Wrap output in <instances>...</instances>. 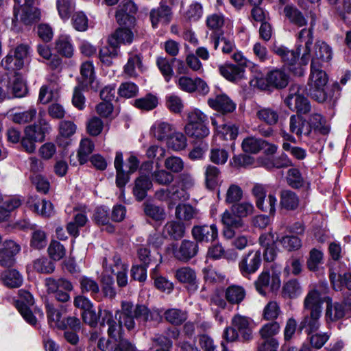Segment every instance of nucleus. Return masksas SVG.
<instances>
[{
    "label": "nucleus",
    "mask_w": 351,
    "mask_h": 351,
    "mask_svg": "<svg viewBox=\"0 0 351 351\" xmlns=\"http://www.w3.org/2000/svg\"><path fill=\"white\" fill-rule=\"evenodd\" d=\"M322 66V63H317L315 60L311 62V73L308 83L309 95L318 103L329 101L335 104L340 97L342 88L337 82H334L330 87L327 86L328 75L321 69Z\"/></svg>",
    "instance_id": "nucleus-1"
},
{
    "label": "nucleus",
    "mask_w": 351,
    "mask_h": 351,
    "mask_svg": "<svg viewBox=\"0 0 351 351\" xmlns=\"http://www.w3.org/2000/svg\"><path fill=\"white\" fill-rule=\"evenodd\" d=\"M323 300L320 292L314 289L306 295L304 301V308L309 313L304 315L298 326V331L301 332L305 329V332L309 336L315 332L320 327L319 319L322 315Z\"/></svg>",
    "instance_id": "nucleus-2"
},
{
    "label": "nucleus",
    "mask_w": 351,
    "mask_h": 351,
    "mask_svg": "<svg viewBox=\"0 0 351 351\" xmlns=\"http://www.w3.org/2000/svg\"><path fill=\"white\" fill-rule=\"evenodd\" d=\"M51 130L49 123L43 118H39L36 122L27 125L21 140V149L28 154L34 153L36 143L44 142L46 135Z\"/></svg>",
    "instance_id": "nucleus-3"
},
{
    "label": "nucleus",
    "mask_w": 351,
    "mask_h": 351,
    "mask_svg": "<svg viewBox=\"0 0 351 351\" xmlns=\"http://www.w3.org/2000/svg\"><path fill=\"white\" fill-rule=\"evenodd\" d=\"M302 45L296 42L295 49H289L284 45H278L274 44L272 47V51L278 56L285 70H288L290 73L294 76L301 77L304 75L305 69L302 67L298 62L301 53Z\"/></svg>",
    "instance_id": "nucleus-4"
},
{
    "label": "nucleus",
    "mask_w": 351,
    "mask_h": 351,
    "mask_svg": "<svg viewBox=\"0 0 351 351\" xmlns=\"http://www.w3.org/2000/svg\"><path fill=\"white\" fill-rule=\"evenodd\" d=\"M208 117L198 108L187 114V123L184 127L186 134L196 141L204 140L210 134Z\"/></svg>",
    "instance_id": "nucleus-5"
},
{
    "label": "nucleus",
    "mask_w": 351,
    "mask_h": 351,
    "mask_svg": "<svg viewBox=\"0 0 351 351\" xmlns=\"http://www.w3.org/2000/svg\"><path fill=\"white\" fill-rule=\"evenodd\" d=\"M290 76L285 68H274L269 71L265 77L257 78L256 86L261 90L273 92L285 88L289 83Z\"/></svg>",
    "instance_id": "nucleus-6"
},
{
    "label": "nucleus",
    "mask_w": 351,
    "mask_h": 351,
    "mask_svg": "<svg viewBox=\"0 0 351 351\" xmlns=\"http://www.w3.org/2000/svg\"><path fill=\"white\" fill-rule=\"evenodd\" d=\"M30 53V47L27 44H20L16 47L13 53L10 51L2 60L1 65L9 71L21 70L24 66V59Z\"/></svg>",
    "instance_id": "nucleus-7"
},
{
    "label": "nucleus",
    "mask_w": 351,
    "mask_h": 351,
    "mask_svg": "<svg viewBox=\"0 0 351 351\" xmlns=\"http://www.w3.org/2000/svg\"><path fill=\"white\" fill-rule=\"evenodd\" d=\"M122 6L116 11L115 18L119 27L134 28L136 23L135 14L138 11V6L135 1H123Z\"/></svg>",
    "instance_id": "nucleus-8"
},
{
    "label": "nucleus",
    "mask_w": 351,
    "mask_h": 351,
    "mask_svg": "<svg viewBox=\"0 0 351 351\" xmlns=\"http://www.w3.org/2000/svg\"><path fill=\"white\" fill-rule=\"evenodd\" d=\"M134 304L130 301H121V309H117L114 313L115 319L118 322V330H123L124 326L129 331L135 327L134 316Z\"/></svg>",
    "instance_id": "nucleus-9"
},
{
    "label": "nucleus",
    "mask_w": 351,
    "mask_h": 351,
    "mask_svg": "<svg viewBox=\"0 0 351 351\" xmlns=\"http://www.w3.org/2000/svg\"><path fill=\"white\" fill-rule=\"evenodd\" d=\"M351 313V301H349V296L345 295L342 302H332L330 299L326 302V317L331 322H337Z\"/></svg>",
    "instance_id": "nucleus-10"
},
{
    "label": "nucleus",
    "mask_w": 351,
    "mask_h": 351,
    "mask_svg": "<svg viewBox=\"0 0 351 351\" xmlns=\"http://www.w3.org/2000/svg\"><path fill=\"white\" fill-rule=\"evenodd\" d=\"M34 3V1H24L19 9L16 8V4L14 6V17L16 18L19 14L21 21L25 25H31L40 19V9L35 7Z\"/></svg>",
    "instance_id": "nucleus-11"
},
{
    "label": "nucleus",
    "mask_w": 351,
    "mask_h": 351,
    "mask_svg": "<svg viewBox=\"0 0 351 351\" xmlns=\"http://www.w3.org/2000/svg\"><path fill=\"white\" fill-rule=\"evenodd\" d=\"M172 249L173 254L177 260L187 263L197 255L199 247L195 242L184 239L179 247L177 243L172 244Z\"/></svg>",
    "instance_id": "nucleus-12"
},
{
    "label": "nucleus",
    "mask_w": 351,
    "mask_h": 351,
    "mask_svg": "<svg viewBox=\"0 0 351 351\" xmlns=\"http://www.w3.org/2000/svg\"><path fill=\"white\" fill-rule=\"evenodd\" d=\"M175 278L184 287L188 292L194 293L199 288V282L197 279L195 271L190 267H182L175 271Z\"/></svg>",
    "instance_id": "nucleus-13"
},
{
    "label": "nucleus",
    "mask_w": 351,
    "mask_h": 351,
    "mask_svg": "<svg viewBox=\"0 0 351 351\" xmlns=\"http://www.w3.org/2000/svg\"><path fill=\"white\" fill-rule=\"evenodd\" d=\"M285 104L297 114H308L311 110V102L308 97L302 94L289 93L285 99Z\"/></svg>",
    "instance_id": "nucleus-14"
},
{
    "label": "nucleus",
    "mask_w": 351,
    "mask_h": 351,
    "mask_svg": "<svg viewBox=\"0 0 351 351\" xmlns=\"http://www.w3.org/2000/svg\"><path fill=\"white\" fill-rule=\"evenodd\" d=\"M191 234L195 243H210L213 242L218 238V229L215 224L210 226L202 225L194 226Z\"/></svg>",
    "instance_id": "nucleus-15"
},
{
    "label": "nucleus",
    "mask_w": 351,
    "mask_h": 351,
    "mask_svg": "<svg viewBox=\"0 0 351 351\" xmlns=\"http://www.w3.org/2000/svg\"><path fill=\"white\" fill-rule=\"evenodd\" d=\"M261 262V252L260 250L255 253H253V251H250L243 256L239 265L242 276L246 277L247 275L255 273L260 267Z\"/></svg>",
    "instance_id": "nucleus-16"
},
{
    "label": "nucleus",
    "mask_w": 351,
    "mask_h": 351,
    "mask_svg": "<svg viewBox=\"0 0 351 351\" xmlns=\"http://www.w3.org/2000/svg\"><path fill=\"white\" fill-rule=\"evenodd\" d=\"M21 246L12 240L3 243L0 248V265L4 267H12L16 261L15 256L20 252Z\"/></svg>",
    "instance_id": "nucleus-17"
},
{
    "label": "nucleus",
    "mask_w": 351,
    "mask_h": 351,
    "mask_svg": "<svg viewBox=\"0 0 351 351\" xmlns=\"http://www.w3.org/2000/svg\"><path fill=\"white\" fill-rule=\"evenodd\" d=\"M153 187V183L149 175L141 173L134 183L132 194L138 202H141L145 199L148 191Z\"/></svg>",
    "instance_id": "nucleus-18"
},
{
    "label": "nucleus",
    "mask_w": 351,
    "mask_h": 351,
    "mask_svg": "<svg viewBox=\"0 0 351 351\" xmlns=\"http://www.w3.org/2000/svg\"><path fill=\"white\" fill-rule=\"evenodd\" d=\"M208 104L222 114L234 112L237 107V104L225 93L217 95L214 99L209 98Z\"/></svg>",
    "instance_id": "nucleus-19"
},
{
    "label": "nucleus",
    "mask_w": 351,
    "mask_h": 351,
    "mask_svg": "<svg viewBox=\"0 0 351 351\" xmlns=\"http://www.w3.org/2000/svg\"><path fill=\"white\" fill-rule=\"evenodd\" d=\"M114 165L116 170V186L119 190L123 191L126 184L130 182V176L132 173H129V171H126L123 169V156L120 151L116 152Z\"/></svg>",
    "instance_id": "nucleus-20"
},
{
    "label": "nucleus",
    "mask_w": 351,
    "mask_h": 351,
    "mask_svg": "<svg viewBox=\"0 0 351 351\" xmlns=\"http://www.w3.org/2000/svg\"><path fill=\"white\" fill-rule=\"evenodd\" d=\"M232 325L238 331L240 341L246 343L252 339V330L250 326V322L247 317L239 314L234 315L232 319Z\"/></svg>",
    "instance_id": "nucleus-21"
},
{
    "label": "nucleus",
    "mask_w": 351,
    "mask_h": 351,
    "mask_svg": "<svg viewBox=\"0 0 351 351\" xmlns=\"http://www.w3.org/2000/svg\"><path fill=\"white\" fill-rule=\"evenodd\" d=\"M165 1L160 2V7L158 9H152L150 12L149 18L154 28L158 27L159 22L164 24H169L172 18L171 8L165 5Z\"/></svg>",
    "instance_id": "nucleus-22"
},
{
    "label": "nucleus",
    "mask_w": 351,
    "mask_h": 351,
    "mask_svg": "<svg viewBox=\"0 0 351 351\" xmlns=\"http://www.w3.org/2000/svg\"><path fill=\"white\" fill-rule=\"evenodd\" d=\"M80 74L82 80L80 82H86L88 86L94 92H97L100 84L96 80V74L93 62L92 61H86L80 66Z\"/></svg>",
    "instance_id": "nucleus-23"
},
{
    "label": "nucleus",
    "mask_w": 351,
    "mask_h": 351,
    "mask_svg": "<svg viewBox=\"0 0 351 351\" xmlns=\"http://www.w3.org/2000/svg\"><path fill=\"white\" fill-rule=\"evenodd\" d=\"M307 34V40L305 41V48L303 54L301 56L300 62L298 63L302 67V66H306L309 60L312 59L313 56H311V48L314 40L313 37V32L312 29H306L304 28L300 31L298 36V43L302 44L303 42L302 38L304 36V34Z\"/></svg>",
    "instance_id": "nucleus-24"
},
{
    "label": "nucleus",
    "mask_w": 351,
    "mask_h": 351,
    "mask_svg": "<svg viewBox=\"0 0 351 351\" xmlns=\"http://www.w3.org/2000/svg\"><path fill=\"white\" fill-rule=\"evenodd\" d=\"M98 315H99V323L101 327L106 324L108 326V335L109 338H114L117 332L118 323L114 320L115 317L112 312L108 309H102L101 306L98 308Z\"/></svg>",
    "instance_id": "nucleus-25"
},
{
    "label": "nucleus",
    "mask_w": 351,
    "mask_h": 351,
    "mask_svg": "<svg viewBox=\"0 0 351 351\" xmlns=\"http://www.w3.org/2000/svg\"><path fill=\"white\" fill-rule=\"evenodd\" d=\"M219 73L229 82H234L243 77L245 68L242 65L226 63L219 67Z\"/></svg>",
    "instance_id": "nucleus-26"
},
{
    "label": "nucleus",
    "mask_w": 351,
    "mask_h": 351,
    "mask_svg": "<svg viewBox=\"0 0 351 351\" xmlns=\"http://www.w3.org/2000/svg\"><path fill=\"white\" fill-rule=\"evenodd\" d=\"M145 215L153 221L161 224L166 218V213L162 206H157L149 201H145L142 204Z\"/></svg>",
    "instance_id": "nucleus-27"
},
{
    "label": "nucleus",
    "mask_w": 351,
    "mask_h": 351,
    "mask_svg": "<svg viewBox=\"0 0 351 351\" xmlns=\"http://www.w3.org/2000/svg\"><path fill=\"white\" fill-rule=\"evenodd\" d=\"M329 280L334 290L341 291L343 288L351 291V273L337 274L332 269L329 270Z\"/></svg>",
    "instance_id": "nucleus-28"
},
{
    "label": "nucleus",
    "mask_w": 351,
    "mask_h": 351,
    "mask_svg": "<svg viewBox=\"0 0 351 351\" xmlns=\"http://www.w3.org/2000/svg\"><path fill=\"white\" fill-rule=\"evenodd\" d=\"M315 51L311 61L315 60L317 63L321 62H329L332 58L331 47L325 41L317 40L315 44Z\"/></svg>",
    "instance_id": "nucleus-29"
},
{
    "label": "nucleus",
    "mask_w": 351,
    "mask_h": 351,
    "mask_svg": "<svg viewBox=\"0 0 351 351\" xmlns=\"http://www.w3.org/2000/svg\"><path fill=\"white\" fill-rule=\"evenodd\" d=\"M299 197L289 189L282 190L280 193V205L282 208L288 211L295 210L299 206Z\"/></svg>",
    "instance_id": "nucleus-30"
},
{
    "label": "nucleus",
    "mask_w": 351,
    "mask_h": 351,
    "mask_svg": "<svg viewBox=\"0 0 351 351\" xmlns=\"http://www.w3.org/2000/svg\"><path fill=\"white\" fill-rule=\"evenodd\" d=\"M322 120L323 117L322 114L318 113L311 114L308 120L304 135L309 136L313 130L315 132H319L323 135L328 134L330 132V128L328 126L323 125Z\"/></svg>",
    "instance_id": "nucleus-31"
},
{
    "label": "nucleus",
    "mask_w": 351,
    "mask_h": 351,
    "mask_svg": "<svg viewBox=\"0 0 351 351\" xmlns=\"http://www.w3.org/2000/svg\"><path fill=\"white\" fill-rule=\"evenodd\" d=\"M110 351H138L136 347L129 339L124 337V330H118L115 333Z\"/></svg>",
    "instance_id": "nucleus-32"
},
{
    "label": "nucleus",
    "mask_w": 351,
    "mask_h": 351,
    "mask_svg": "<svg viewBox=\"0 0 351 351\" xmlns=\"http://www.w3.org/2000/svg\"><path fill=\"white\" fill-rule=\"evenodd\" d=\"M55 49L63 57L71 58L73 55V46L70 36L61 34L56 40Z\"/></svg>",
    "instance_id": "nucleus-33"
},
{
    "label": "nucleus",
    "mask_w": 351,
    "mask_h": 351,
    "mask_svg": "<svg viewBox=\"0 0 351 351\" xmlns=\"http://www.w3.org/2000/svg\"><path fill=\"white\" fill-rule=\"evenodd\" d=\"M185 226L182 221H171L166 223L164 228V234H167V238L178 241L184 237Z\"/></svg>",
    "instance_id": "nucleus-34"
},
{
    "label": "nucleus",
    "mask_w": 351,
    "mask_h": 351,
    "mask_svg": "<svg viewBox=\"0 0 351 351\" xmlns=\"http://www.w3.org/2000/svg\"><path fill=\"white\" fill-rule=\"evenodd\" d=\"M45 308L48 323L50 326H52L53 324H54L57 328L66 330L65 318L62 319V312L55 308L53 305L50 303L45 304Z\"/></svg>",
    "instance_id": "nucleus-35"
},
{
    "label": "nucleus",
    "mask_w": 351,
    "mask_h": 351,
    "mask_svg": "<svg viewBox=\"0 0 351 351\" xmlns=\"http://www.w3.org/2000/svg\"><path fill=\"white\" fill-rule=\"evenodd\" d=\"M283 12L291 23L298 27H303L307 25V19L296 7L292 5H287L284 8Z\"/></svg>",
    "instance_id": "nucleus-36"
},
{
    "label": "nucleus",
    "mask_w": 351,
    "mask_h": 351,
    "mask_svg": "<svg viewBox=\"0 0 351 351\" xmlns=\"http://www.w3.org/2000/svg\"><path fill=\"white\" fill-rule=\"evenodd\" d=\"M267 145V141L254 136H248L243 140L241 147L245 153L257 154Z\"/></svg>",
    "instance_id": "nucleus-37"
},
{
    "label": "nucleus",
    "mask_w": 351,
    "mask_h": 351,
    "mask_svg": "<svg viewBox=\"0 0 351 351\" xmlns=\"http://www.w3.org/2000/svg\"><path fill=\"white\" fill-rule=\"evenodd\" d=\"M245 297V289L239 285L228 286L225 291V298L231 304H240Z\"/></svg>",
    "instance_id": "nucleus-38"
},
{
    "label": "nucleus",
    "mask_w": 351,
    "mask_h": 351,
    "mask_svg": "<svg viewBox=\"0 0 351 351\" xmlns=\"http://www.w3.org/2000/svg\"><path fill=\"white\" fill-rule=\"evenodd\" d=\"M90 88L86 82H79L78 85L75 87L72 97L73 105L80 110L85 108L86 98L82 91H88Z\"/></svg>",
    "instance_id": "nucleus-39"
},
{
    "label": "nucleus",
    "mask_w": 351,
    "mask_h": 351,
    "mask_svg": "<svg viewBox=\"0 0 351 351\" xmlns=\"http://www.w3.org/2000/svg\"><path fill=\"white\" fill-rule=\"evenodd\" d=\"M3 284L9 288H18L23 284V277L15 269H9L1 274Z\"/></svg>",
    "instance_id": "nucleus-40"
},
{
    "label": "nucleus",
    "mask_w": 351,
    "mask_h": 351,
    "mask_svg": "<svg viewBox=\"0 0 351 351\" xmlns=\"http://www.w3.org/2000/svg\"><path fill=\"white\" fill-rule=\"evenodd\" d=\"M158 104V97L154 94L149 93L145 97L135 99L133 106L142 110L150 111L156 108Z\"/></svg>",
    "instance_id": "nucleus-41"
},
{
    "label": "nucleus",
    "mask_w": 351,
    "mask_h": 351,
    "mask_svg": "<svg viewBox=\"0 0 351 351\" xmlns=\"http://www.w3.org/2000/svg\"><path fill=\"white\" fill-rule=\"evenodd\" d=\"M27 203L29 204V206L31 208V210H32L34 213H37L38 215H40L43 217L49 218L53 215V205L49 200H47L45 198L42 199V206L40 209L39 201L37 202L30 204V201L29 199Z\"/></svg>",
    "instance_id": "nucleus-42"
},
{
    "label": "nucleus",
    "mask_w": 351,
    "mask_h": 351,
    "mask_svg": "<svg viewBox=\"0 0 351 351\" xmlns=\"http://www.w3.org/2000/svg\"><path fill=\"white\" fill-rule=\"evenodd\" d=\"M286 181L287 184L293 189H300L305 184L302 173L298 168H291L287 171Z\"/></svg>",
    "instance_id": "nucleus-43"
},
{
    "label": "nucleus",
    "mask_w": 351,
    "mask_h": 351,
    "mask_svg": "<svg viewBox=\"0 0 351 351\" xmlns=\"http://www.w3.org/2000/svg\"><path fill=\"white\" fill-rule=\"evenodd\" d=\"M209 148L208 143L205 140L196 141L193 142V147L188 154L190 160L195 161L202 160L204 158L206 153Z\"/></svg>",
    "instance_id": "nucleus-44"
},
{
    "label": "nucleus",
    "mask_w": 351,
    "mask_h": 351,
    "mask_svg": "<svg viewBox=\"0 0 351 351\" xmlns=\"http://www.w3.org/2000/svg\"><path fill=\"white\" fill-rule=\"evenodd\" d=\"M277 240L282 245V247L288 252H295L298 250L302 247V240L295 235H285Z\"/></svg>",
    "instance_id": "nucleus-45"
},
{
    "label": "nucleus",
    "mask_w": 351,
    "mask_h": 351,
    "mask_svg": "<svg viewBox=\"0 0 351 351\" xmlns=\"http://www.w3.org/2000/svg\"><path fill=\"white\" fill-rule=\"evenodd\" d=\"M92 219L95 225L104 226L110 221V208L105 205L97 206L94 210Z\"/></svg>",
    "instance_id": "nucleus-46"
},
{
    "label": "nucleus",
    "mask_w": 351,
    "mask_h": 351,
    "mask_svg": "<svg viewBox=\"0 0 351 351\" xmlns=\"http://www.w3.org/2000/svg\"><path fill=\"white\" fill-rule=\"evenodd\" d=\"M80 289L82 294L90 293V295L95 298L99 292L98 283L91 278L83 276L80 280Z\"/></svg>",
    "instance_id": "nucleus-47"
},
{
    "label": "nucleus",
    "mask_w": 351,
    "mask_h": 351,
    "mask_svg": "<svg viewBox=\"0 0 351 351\" xmlns=\"http://www.w3.org/2000/svg\"><path fill=\"white\" fill-rule=\"evenodd\" d=\"M302 292L300 283L297 279H291L285 283L282 295L284 298H296Z\"/></svg>",
    "instance_id": "nucleus-48"
},
{
    "label": "nucleus",
    "mask_w": 351,
    "mask_h": 351,
    "mask_svg": "<svg viewBox=\"0 0 351 351\" xmlns=\"http://www.w3.org/2000/svg\"><path fill=\"white\" fill-rule=\"evenodd\" d=\"M15 307L27 323L32 326H35L37 324L36 316L24 301L16 300Z\"/></svg>",
    "instance_id": "nucleus-49"
},
{
    "label": "nucleus",
    "mask_w": 351,
    "mask_h": 351,
    "mask_svg": "<svg viewBox=\"0 0 351 351\" xmlns=\"http://www.w3.org/2000/svg\"><path fill=\"white\" fill-rule=\"evenodd\" d=\"M171 126L166 122H161L157 126L152 125L150 132L158 141H164L171 136Z\"/></svg>",
    "instance_id": "nucleus-50"
},
{
    "label": "nucleus",
    "mask_w": 351,
    "mask_h": 351,
    "mask_svg": "<svg viewBox=\"0 0 351 351\" xmlns=\"http://www.w3.org/2000/svg\"><path fill=\"white\" fill-rule=\"evenodd\" d=\"M156 64L165 81L169 82L173 75V62H171V59L169 60L167 58L158 57L156 60Z\"/></svg>",
    "instance_id": "nucleus-51"
},
{
    "label": "nucleus",
    "mask_w": 351,
    "mask_h": 351,
    "mask_svg": "<svg viewBox=\"0 0 351 351\" xmlns=\"http://www.w3.org/2000/svg\"><path fill=\"white\" fill-rule=\"evenodd\" d=\"M45 285L47 287L48 289H62L66 291H71L73 290V287L71 281L60 278L58 280H56L53 278H47L45 279Z\"/></svg>",
    "instance_id": "nucleus-52"
},
{
    "label": "nucleus",
    "mask_w": 351,
    "mask_h": 351,
    "mask_svg": "<svg viewBox=\"0 0 351 351\" xmlns=\"http://www.w3.org/2000/svg\"><path fill=\"white\" fill-rule=\"evenodd\" d=\"M34 269L40 274H51L55 269V264L51 260L42 257L34 261Z\"/></svg>",
    "instance_id": "nucleus-53"
},
{
    "label": "nucleus",
    "mask_w": 351,
    "mask_h": 351,
    "mask_svg": "<svg viewBox=\"0 0 351 351\" xmlns=\"http://www.w3.org/2000/svg\"><path fill=\"white\" fill-rule=\"evenodd\" d=\"M165 317L168 322L174 326H180L186 319L182 311L178 308L167 309L165 312Z\"/></svg>",
    "instance_id": "nucleus-54"
},
{
    "label": "nucleus",
    "mask_w": 351,
    "mask_h": 351,
    "mask_svg": "<svg viewBox=\"0 0 351 351\" xmlns=\"http://www.w3.org/2000/svg\"><path fill=\"white\" fill-rule=\"evenodd\" d=\"M32 184L35 186L37 192L46 195L49 193L50 183L45 176L36 174L30 177Z\"/></svg>",
    "instance_id": "nucleus-55"
},
{
    "label": "nucleus",
    "mask_w": 351,
    "mask_h": 351,
    "mask_svg": "<svg viewBox=\"0 0 351 351\" xmlns=\"http://www.w3.org/2000/svg\"><path fill=\"white\" fill-rule=\"evenodd\" d=\"M254 209L253 204L249 202L233 203L231 207L234 215L241 219L251 214Z\"/></svg>",
    "instance_id": "nucleus-56"
},
{
    "label": "nucleus",
    "mask_w": 351,
    "mask_h": 351,
    "mask_svg": "<svg viewBox=\"0 0 351 351\" xmlns=\"http://www.w3.org/2000/svg\"><path fill=\"white\" fill-rule=\"evenodd\" d=\"M134 319L144 322L153 320V313L147 306L143 304H136L134 308Z\"/></svg>",
    "instance_id": "nucleus-57"
},
{
    "label": "nucleus",
    "mask_w": 351,
    "mask_h": 351,
    "mask_svg": "<svg viewBox=\"0 0 351 351\" xmlns=\"http://www.w3.org/2000/svg\"><path fill=\"white\" fill-rule=\"evenodd\" d=\"M47 252L51 259L59 261L65 256L66 250L60 242L52 240L48 247Z\"/></svg>",
    "instance_id": "nucleus-58"
},
{
    "label": "nucleus",
    "mask_w": 351,
    "mask_h": 351,
    "mask_svg": "<svg viewBox=\"0 0 351 351\" xmlns=\"http://www.w3.org/2000/svg\"><path fill=\"white\" fill-rule=\"evenodd\" d=\"M56 7L60 19L68 20L75 10L74 1H56Z\"/></svg>",
    "instance_id": "nucleus-59"
},
{
    "label": "nucleus",
    "mask_w": 351,
    "mask_h": 351,
    "mask_svg": "<svg viewBox=\"0 0 351 351\" xmlns=\"http://www.w3.org/2000/svg\"><path fill=\"white\" fill-rule=\"evenodd\" d=\"M36 115V110L31 108L28 110L15 112L10 114L12 121L15 123L22 124L32 121Z\"/></svg>",
    "instance_id": "nucleus-60"
},
{
    "label": "nucleus",
    "mask_w": 351,
    "mask_h": 351,
    "mask_svg": "<svg viewBox=\"0 0 351 351\" xmlns=\"http://www.w3.org/2000/svg\"><path fill=\"white\" fill-rule=\"evenodd\" d=\"M47 245V236L42 230H34L32 233L30 246L36 250H41Z\"/></svg>",
    "instance_id": "nucleus-61"
},
{
    "label": "nucleus",
    "mask_w": 351,
    "mask_h": 351,
    "mask_svg": "<svg viewBox=\"0 0 351 351\" xmlns=\"http://www.w3.org/2000/svg\"><path fill=\"white\" fill-rule=\"evenodd\" d=\"M138 93V86L134 82H126L121 84L118 94L120 97L124 98H132L137 95Z\"/></svg>",
    "instance_id": "nucleus-62"
},
{
    "label": "nucleus",
    "mask_w": 351,
    "mask_h": 351,
    "mask_svg": "<svg viewBox=\"0 0 351 351\" xmlns=\"http://www.w3.org/2000/svg\"><path fill=\"white\" fill-rule=\"evenodd\" d=\"M221 128L220 130H218V133L221 134V138L225 141H234L235 140L239 134V127L235 124H222L219 126Z\"/></svg>",
    "instance_id": "nucleus-63"
},
{
    "label": "nucleus",
    "mask_w": 351,
    "mask_h": 351,
    "mask_svg": "<svg viewBox=\"0 0 351 351\" xmlns=\"http://www.w3.org/2000/svg\"><path fill=\"white\" fill-rule=\"evenodd\" d=\"M169 147L175 151L184 149L186 147V138L182 133L171 135L167 141Z\"/></svg>",
    "instance_id": "nucleus-64"
}]
</instances>
